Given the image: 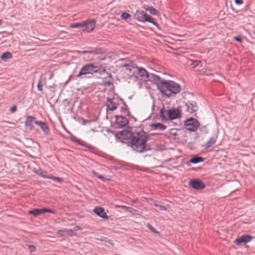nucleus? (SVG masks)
I'll return each instance as SVG.
<instances>
[{
	"label": "nucleus",
	"mask_w": 255,
	"mask_h": 255,
	"mask_svg": "<svg viewBox=\"0 0 255 255\" xmlns=\"http://www.w3.org/2000/svg\"><path fill=\"white\" fill-rule=\"evenodd\" d=\"M122 61H126V63H124L121 65V67H124L126 68V70L129 71V72L132 71V70H135L137 68V65L134 63L133 61L130 60H128L126 59H122Z\"/></svg>",
	"instance_id": "f8f14e48"
},
{
	"label": "nucleus",
	"mask_w": 255,
	"mask_h": 255,
	"mask_svg": "<svg viewBox=\"0 0 255 255\" xmlns=\"http://www.w3.org/2000/svg\"><path fill=\"white\" fill-rule=\"evenodd\" d=\"M127 107H128L127 106V107L126 108V107L123 105V106L122 107V108H121V110H122V112L124 113L128 112V115H129V112L128 111Z\"/></svg>",
	"instance_id": "c9c22d12"
},
{
	"label": "nucleus",
	"mask_w": 255,
	"mask_h": 255,
	"mask_svg": "<svg viewBox=\"0 0 255 255\" xmlns=\"http://www.w3.org/2000/svg\"><path fill=\"white\" fill-rule=\"evenodd\" d=\"M120 102H121L123 104H124L126 108L127 107V105L122 99H118L115 98L110 99L108 98L107 99L106 103L107 110L111 111H114L116 110L117 109L118 106L119 105Z\"/></svg>",
	"instance_id": "39448f33"
},
{
	"label": "nucleus",
	"mask_w": 255,
	"mask_h": 255,
	"mask_svg": "<svg viewBox=\"0 0 255 255\" xmlns=\"http://www.w3.org/2000/svg\"><path fill=\"white\" fill-rule=\"evenodd\" d=\"M184 127L186 130L195 132L199 127V123L196 119L189 118L184 121Z\"/></svg>",
	"instance_id": "423d86ee"
},
{
	"label": "nucleus",
	"mask_w": 255,
	"mask_h": 255,
	"mask_svg": "<svg viewBox=\"0 0 255 255\" xmlns=\"http://www.w3.org/2000/svg\"><path fill=\"white\" fill-rule=\"evenodd\" d=\"M34 172L40 176L41 177L44 178H49L50 179V174H47V172L45 171H41V170H34Z\"/></svg>",
	"instance_id": "b1692460"
},
{
	"label": "nucleus",
	"mask_w": 255,
	"mask_h": 255,
	"mask_svg": "<svg viewBox=\"0 0 255 255\" xmlns=\"http://www.w3.org/2000/svg\"><path fill=\"white\" fill-rule=\"evenodd\" d=\"M253 239V237L249 235H243L240 238H237L235 242L237 245H240L241 243H247L251 241Z\"/></svg>",
	"instance_id": "2eb2a0df"
},
{
	"label": "nucleus",
	"mask_w": 255,
	"mask_h": 255,
	"mask_svg": "<svg viewBox=\"0 0 255 255\" xmlns=\"http://www.w3.org/2000/svg\"><path fill=\"white\" fill-rule=\"evenodd\" d=\"M203 161V158L200 156H194L190 159V162L193 164H196Z\"/></svg>",
	"instance_id": "393cba45"
},
{
	"label": "nucleus",
	"mask_w": 255,
	"mask_h": 255,
	"mask_svg": "<svg viewBox=\"0 0 255 255\" xmlns=\"http://www.w3.org/2000/svg\"><path fill=\"white\" fill-rule=\"evenodd\" d=\"M127 211L129 213H131L133 215H136V213L138 212L137 210L129 207H128V208H127Z\"/></svg>",
	"instance_id": "473e14b6"
},
{
	"label": "nucleus",
	"mask_w": 255,
	"mask_h": 255,
	"mask_svg": "<svg viewBox=\"0 0 255 255\" xmlns=\"http://www.w3.org/2000/svg\"><path fill=\"white\" fill-rule=\"evenodd\" d=\"M130 118H131V119H132L134 121H136V119H135V118H134L132 116H130Z\"/></svg>",
	"instance_id": "8fccbe9b"
},
{
	"label": "nucleus",
	"mask_w": 255,
	"mask_h": 255,
	"mask_svg": "<svg viewBox=\"0 0 255 255\" xmlns=\"http://www.w3.org/2000/svg\"><path fill=\"white\" fill-rule=\"evenodd\" d=\"M34 123L39 126L42 131L46 134V135H48L49 133V128L47 126V124L45 123H44L41 121H35Z\"/></svg>",
	"instance_id": "a211bd4d"
},
{
	"label": "nucleus",
	"mask_w": 255,
	"mask_h": 255,
	"mask_svg": "<svg viewBox=\"0 0 255 255\" xmlns=\"http://www.w3.org/2000/svg\"><path fill=\"white\" fill-rule=\"evenodd\" d=\"M137 200H132V203H135L136 202Z\"/></svg>",
	"instance_id": "3c124183"
},
{
	"label": "nucleus",
	"mask_w": 255,
	"mask_h": 255,
	"mask_svg": "<svg viewBox=\"0 0 255 255\" xmlns=\"http://www.w3.org/2000/svg\"><path fill=\"white\" fill-rule=\"evenodd\" d=\"M50 179L54 180V181H57L58 182H61L62 181V179L61 178H59V177H55V176H53L52 175H50Z\"/></svg>",
	"instance_id": "72a5a7b5"
},
{
	"label": "nucleus",
	"mask_w": 255,
	"mask_h": 255,
	"mask_svg": "<svg viewBox=\"0 0 255 255\" xmlns=\"http://www.w3.org/2000/svg\"><path fill=\"white\" fill-rule=\"evenodd\" d=\"M115 124L117 126V128H122L125 127L128 124V120L123 116H116Z\"/></svg>",
	"instance_id": "1a4fd4ad"
},
{
	"label": "nucleus",
	"mask_w": 255,
	"mask_h": 255,
	"mask_svg": "<svg viewBox=\"0 0 255 255\" xmlns=\"http://www.w3.org/2000/svg\"><path fill=\"white\" fill-rule=\"evenodd\" d=\"M83 22L82 23H75L70 25L71 28H82L83 29Z\"/></svg>",
	"instance_id": "c756f323"
},
{
	"label": "nucleus",
	"mask_w": 255,
	"mask_h": 255,
	"mask_svg": "<svg viewBox=\"0 0 255 255\" xmlns=\"http://www.w3.org/2000/svg\"><path fill=\"white\" fill-rule=\"evenodd\" d=\"M235 2L238 5H241L243 3V0H235Z\"/></svg>",
	"instance_id": "58836bf2"
},
{
	"label": "nucleus",
	"mask_w": 255,
	"mask_h": 255,
	"mask_svg": "<svg viewBox=\"0 0 255 255\" xmlns=\"http://www.w3.org/2000/svg\"><path fill=\"white\" fill-rule=\"evenodd\" d=\"M92 173L96 176H97L98 178V176H99L100 174H99L98 172H97L95 171H92Z\"/></svg>",
	"instance_id": "c03bdc74"
},
{
	"label": "nucleus",
	"mask_w": 255,
	"mask_h": 255,
	"mask_svg": "<svg viewBox=\"0 0 255 255\" xmlns=\"http://www.w3.org/2000/svg\"><path fill=\"white\" fill-rule=\"evenodd\" d=\"M158 207L159 208L160 210H161V211H165V210H166V207L165 206H164L160 205H159Z\"/></svg>",
	"instance_id": "79ce46f5"
},
{
	"label": "nucleus",
	"mask_w": 255,
	"mask_h": 255,
	"mask_svg": "<svg viewBox=\"0 0 255 255\" xmlns=\"http://www.w3.org/2000/svg\"><path fill=\"white\" fill-rule=\"evenodd\" d=\"M149 74L144 68L138 67V66H137L135 70L133 71V75L136 78L139 77L141 80L145 82L148 81Z\"/></svg>",
	"instance_id": "0eeeda50"
},
{
	"label": "nucleus",
	"mask_w": 255,
	"mask_h": 255,
	"mask_svg": "<svg viewBox=\"0 0 255 255\" xmlns=\"http://www.w3.org/2000/svg\"><path fill=\"white\" fill-rule=\"evenodd\" d=\"M40 210H41V214L45 213V212H48V213H52L53 212L51 210H48L45 208L41 209Z\"/></svg>",
	"instance_id": "e433bc0d"
},
{
	"label": "nucleus",
	"mask_w": 255,
	"mask_h": 255,
	"mask_svg": "<svg viewBox=\"0 0 255 255\" xmlns=\"http://www.w3.org/2000/svg\"><path fill=\"white\" fill-rule=\"evenodd\" d=\"M218 135H214L212 137H210L207 142L203 145V147L206 148H208L214 145L217 139Z\"/></svg>",
	"instance_id": "412c9836"
},
{
	"label": "nucleus",
	"mask_w": 255,
	"mask_h": 255,
	"mask_svg": "<svg viewBox=\"0 0 255 255\" xmlns=\"http://www.w3.org/2000/svg\"><path fill=\"white\" fill-rule=\"evenodd\" d=\"M102 73H107L108 76L107 77H105L104 80H103V83L105 86H110L113 84L112 81V75L111 73H109L106 72V70L105 69H104L102 70V72L100 73V74H102Z\"/></svg>",
	"instance_id": "6ab92c4d"
},
{
	"label": "nucleus",
	"mask_w": 255,
	"mask_h": 255,
	"mask_svg": "<svg viewBox=\"0 0 255 255\" xmlns=\"http://www.w3.org/2000/svg\"><path fill=\"white\" fill-rule=\"evenodd\" d=\"M105 50L102 48H96L94 50H85L82 51H78L79 53L85 54L86 53L92 54L95 55H100L105 53Z\"/></svg>",
	"instance_id": "4468645a"
},
{
	"label": "nucleus",
	"mask_w": 255,
	"mask_h": 255,
	"mask_svg": "<svg viewBox=\"0 0 255 255\" xmlns=\"http://www.w3.org/2000/svg\"><path fill=\"white\" fill-rule=\"evenodd\" d=\"M2 24V20L0 19V25Z\"/></svg>",
	"instance_id": "603ef678"
},
{
	"label": "nucleus",
	"mask_w": 255,
	"mask_h": 255,
	"mask_svg": "<svg viewBox=\"0 0 255 255\" xmlns=\"http://www.w3.org/2000/svg\"><path fill=\"white\" fill-rule=\"evenodd\" d=\"M135 16L138 21L141 22H148L152 23L158 29L160 28L158 24L154 21V19L143 10H137L135 13Z\"/></svg>",
	"instance_id": "7ed1b4c3"
},
{
	"label": "nucleus",
	"mask_w": 255,
	"mask_h": 255,
	"mask_svg": "<svg viewBox=\"0 0 255 255\" xmlns=\"http://www.w3.org/2000/svg\"><path fill=\"white\" fill-rule=\"evenodd\" d=\"M153 129H158L160 131L164 130L166 128V127L161 123H155L151 125Z\"/></svg>",
	"instance_id": "5701e85b"
},
{
	"label": "nucleus",
	"mask_w": 255,
	"mask_h": 255,
	"mask_svg": "<svg viewBox=\"0 0 255 255\" xmlns=\"http://www.w3.org/2000/svg\"><path fill=\"white\" fill-rule=\"evenodd\" d=\"M147 227L148 228H149L151 231L156 233V234H159V232H157L151 225L149 224H147Z\"/></svg>",
	"instance_id": "f704fd0d"
},
{
	"label": "nucleus",
	"mask_w": 255,
	"mask_h": 255,
	"mask_svg": "<svg viewBox=\"0 0 255 255\" xmlns=\"http://www.w3.org/2000/svg\"><path fill=\"white\" fill-rule=\"evenodd\" d=\"M181 116V111L179 109L172 108L168 110L169 120H172L179 118Z\"/></svg>",
	"instance_id": "ddd939ff"
},
{
	"label": "nucleus",
	"mask_w": 255,
	"mask_h": 255,
	"mask_svg": "<svg viewBox=\"0 0 255 255\" xmlns=\"http://www.w3.org/2000/svg\"><path fill=\"white\" fill-rule=\"evenodd\" d=\"M29 250H30V252H34L35 251V248L34 246L33 245H30L29 246Z\"/></svg>",
	"instance_id": "a19ab883"
},
{
	"label": "nucleus",
	"mask_w": 255,
	"mask_h": 255,
	"mask_svg": "<svg viewBox=\"0 0 255 255\" xmlns=\"http://www.w3.org/2000/svg\"><path fill=\"white\" fill-rule=\"evenodd\" d=\"M234 39L235 40H236L238 42H242V39L240 36H236L234 37Z\"/></svg>",
	"instance_id": "ea45409f"
},
{
	"label": "nucleus",
	"mask_w": 255,
	"mask_h": 255,
	"mask_svg": "<svg viewBox=\"0 0 255 255\" xmlns=\"http://www.w3.org/2000/svg\"><path fill=\"white\" fill-rule=\"evenodd\" d=\"M93 73H99L97 66L93 63L88 64L82 67L77 77L82 78L83 75L92 74Z\"/></svg>",
	"instance_id": "20e7f679"
},
{
	"label": "nucleus",
	"mask_w": 255,
	"mask_h": 255,
	"mask_svg": "<svg viewBox=\"0 0 255 255\" xmlns=\"http://www.w3.org/2000/svg\"><path fill=\"white\" fill-rule=\"evenodd\" d=\"M16 109H17L16 106H13L12 107H11V108L10 109V111L12 113H14L16 111Z\"/></svg>",
	"instance_id": "4c0bfd02"
},
{
	"label": "nucleus",
	"mask_w": 255,
	"mask_h": 255,
	"mask_svg": "<svg viewBox=\"0 0 255 255\" xmlns=\"http://www.w3.org/2000/svg\"><path fill=\"white\" fill-rule=\"evenodd\" d=\"M12 57V54L9 52L3 53L1 55V59L3 61H6L7 59Z\"/></svg>",
	"instance_id": "bb28decb"
},
{
	"label": "nucleus",
	"mask_w": 255,
	"mask_h": 255,
	"mask_svg": "<svg viewBox=\"0 0 255 255\" xmlns=\"http://www.w3.org/2000/svg\"><path fill=\"white\" fill-rule=\"evenodd\" d=\"M145 9L152 15H159L160 14L159 12L152 6H148Z\"/></svg>",
	"instance_id": "a878e982"
},
{
	"label": "nucleus",
	"mask_w": 255,
	"mask_h": 255,
	"mask_svg": "<svg viewBox=\"0 0 255 255\" xmlns=\"http://www.w3.org/2000/svg\"><path fill=\"white\" fill-rule=\"evenodd\" d=\"M35 119V117L32 116H28L26 117V120L25 122V126L29 130L33 129L34 127L32 126V124Z\"/></svg>",
	"instance_id": "aec40b11"
},
{
	"label": "nucleus",
	"mask_w": 255,
	"mask_h": 255,
	"mask_svg": "<svg viewBox=\"0 0 255 255\" xmlns=\"http://www.w3.org/2000/svg\"><path fill=\"white\" fill-rule=\"evenodd\" d=\"M200 61H195L193 62L192 65H194V66H197L199 63H200Z\"/></svg>",
	"instance_id": "49530a36"
},
{
	"label": "nucleus",
	"mask_w": 255,
	"mask_h": 255,
	"mask_svg": "<svg viewBox=\"0 0 255 255\" xmlns=\"http://www.w3.org/2000/svg\"><path fill=\"white\" fill-rule=\"evenodd\" d=\"M118 134L123 139H129L130 146L133 150L142 152L146 149L145 143L147 141V134L143 130L133 132L128 130H123Z\"/></svg>",
	"instance_id": "f257e3e1"
},
{
	"label": "nucleus",
	"mask_w": 255,
	"mask_h": 255,
	"mask_svg": "<svg viewBox=\"0 0 255 255\" xmlns=\"http://www.w3.org/2000/svg\"><path fill=\"white\" fill-rule=\"evenodd\" d=\"M59 232H62V235L68 234V231L67 230L59 231Z\"/></svg>",
	"instance_id": "a18cd8bd"
},
{
	"label": "nucleus",
	"mask_w": 255,
	"mask_h": 255,
	"mask_svg": "<svg viewBox=\"0 0 255 255\" xmlns=\"http://www.w3.org/2000/svg\"><path fill=\"white\" fill-rule=\"evenodd\" d=\"M159 116L164 121H168L169 120V116H168V110L165 109L164 107L160 110Z\"/></svg>",
	"instance_id": "4be33fe9"
},
{
	"label": "nucleus",
	"mask_w": 255,
	"mask_h": 255,
	"mask_svg": "<svg viewBox=\"0 0 255 255\" xmlns=\"http://www.w3.org/2000/svg\"><path fill=\"white\" fill-rule=\"evenodd\" d=\"M30 214L33 215L34 216H37L41 214V210L40 209H35L29 212Z\"/></svg>",
	"instance_id": "c85d7f7f"
},
{
	"label": "nucleus",
	"mask_w": 255,
	"mask_h": 255,
	"mask_svg": "<svg viewBox=\"0 0 255 255\" xmlns=\"http://www.w3.org/2000/svg\"><path fill=\"white\" fill-rule=\"evenodd\" d=\"M117 207L127 210V208H128L129 207H127L126 206H117Z\"/></svg>",
	"instance_id": "37998d69"
},
{
	"label": "nucleus",
	"mask_w": 255,
	"mask_h": 255,
	"mask_svg": "<svg viewBox=\"0 0 255 255\" xmlns=\"http://www.w3.org/2000/svg\"><path fill=\"white\" fill-rule=\"evenodd\" d=\"M94 213H95L98 216L104 219H108L109 216L107 215L105 212V210L102 207H96L94 210Z\"/></svg>",
	"instance_id": "dca6fc26"
},
{
	"label": "nucleus",
	"mask_w": 255,
	"mask_h": 255,
	"mask_svg": "<svg viewBox=\"0 0 255 255\" xmlns=\"http://www.w3.org/2000/svg\"><path fill=\"white\" fill-rule=\"evenodd\" d=\"M189 185L192 188L196 190L202 189L205 187V184L199 179H193L190 180Z\"/></svg>",
	"instance_id": "9b49d317"
},
{
	"label": "nucleus",
	"mask_w": 255,
	"mask_h": 255,
	"mask_svg": "<svg viewBox=\"0 0 255 255\" xmlns=\"http://www.w3.org/2000/svg\"><path fill=\"white\" fill-rule=\"evenodd\" d=\"M100 240L101 241H102V242H105L106 243H108L109 244L111 245H112L113 246L114 245V243H113V241L111 240H109L107 238H106V237H102V238H101L100 239Z\"/></svg>",
	"instance_id": "7c9ffc66"
},
{
	"label": "nucleus",
	"mask_w": 255,
	"mask_h": 255,
	"mask_svg": "<svg viewBox=\"0 0 255 255\" xmlns=\"http://www.w3.org/2000/svg\"><path fill=\"white\" fill-rule=\"evenodd\" d=\"M130 17V15L127 12H124L121 15V17L124 20H126Z\"/></svg>",
	"instance_id": "2f4dec72"
},
{
	"label": "nucleus",
	"mask_w": 255,
	"mask_h": 255,
	"mask_svg": "<svg viewBox=\"0 0 255 255\" xmlns=\"http://www.w3.org/2000/svg\"><path fill=\"white\" fill-rule=\"evenodd\" d=\"M162 80H161V78L159 76H158L154 74H149L148 77V81H150L151 82H154L157 85L158 88L159 89V85L162 82Z\"/></svg>",
	"instance_id": "f3484780"
},
{
	"label": "nucleus",
	"mask_w": 255,
	"mask_h": 255,
	"mask_svg": "<svg viewBox=\"0 0 255 255\" xmlns=\"http://www.w3.org/2000/svg\"><path fill=\"white\" fill-rule=\"evenodd\" d=\"M161 93L168 98L175 96L181 90V86L177 83L171 80H164L159 85Z\"/></svg>",
	"instance_id": "f03ea898"
},
{
	"label": "nucleus",
	"mask_w": 255,
	"mask_h": 255,
	"mask_svg": "<svg viewBox=\"0 0 255 255\" xmlns=\"http://www.w3.org/2000/svg\"><path fill=\"white\" fill-rule=\"evenodd\" d=\"M98 178L101 179L103 180H104L106 179V178L102 175H100L99 176H98Z\"/></svg>",
	"instance_id": "de8ad7c7"
},
{
	"label": "nucleus",
	"mask_w": 255,
	"mask_h": 255,
	"mask_svg": "<svg viewBox=\"0 0 255 255\" xmlns=\"http://www.w3.org/2000/svg\"><path fill=\"white\" fill-rule=\"evenodd\" d=\"M153 205H154V206H155V207H159V205L157 204L156 203H155V202H154V203H153Z\"/></svg>",
	"instance_id": "09e8293b"
},
{
	"label": "nucleus",
	"mask_w": 255,
	"mask_h": 255,
	"mask_svg": "<svg viewBox=\"0 0 255 255\" xmlns=\"http://www.w3.org/2000/svg\"><path fill=\"white\" fill-rule=\"evenodd\" d=\"M45 82H46L45 79H44V80L43 81L42 80V78H41L39 80L38 84H37V86L38 91H39L40 92L42 91V90H43L42 87H43V85L45 84Z\"/></svg>",
	"instance_id": "cd10ccee"
},
{
	"label": "nucleus",
	"mask_w": 255,
	"mask_h": 255,
	"mask_svg": "<svg viewBox=\"0 0 255 255\" xmlns=\"http://www.w3.org/2000/svg\"><path fill=\"white\" fill-rule=\"evenodd\" d=\"M96 20L94 19L83 21V30L91 32L95 27Z\"/></svg>",
	"instance_id": "9d476101"
},
{
	"label": "nucleus",
	"mask_w": 255,
	"mask_h": 255,
	"mask_svg": "<svg viewBox=\"0 0 255 255\" xmlns=\"http://www.w3.org/2000/svg\"><path fill=\"white\" fill-rule=\"evenodd\" d=\"M182 108L185 112L191 114L195 113L198 109L197 105L195 101H190L185 103Z\"/></svg>",
	"instance_id": "6e6552de"
}]
</instances>
